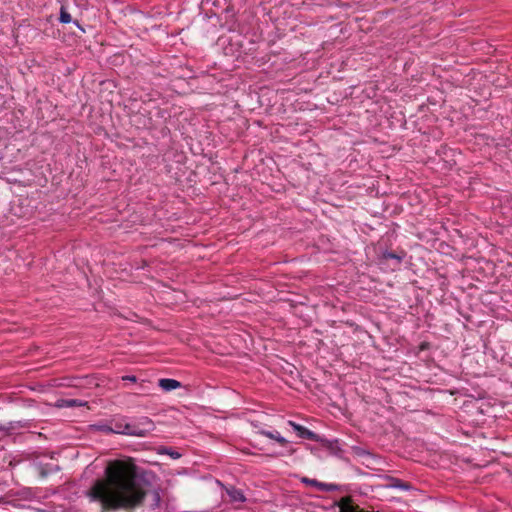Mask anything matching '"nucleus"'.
Here are the masks:
<instances>
[{
  "mask_svg": "<svg viewBox=\"0 0 512 512\" xmlns=\"http://www.w3.org/2000/svg\"><path fill=\"white\" fill-rule=\"evenodd\" d=\"M59 20L63 24H68L72 21L70 13L64 7H61L60 9Z\"/></svg>",
  "mask_w": 512,
  "mask_h": 512,
  "instance_id": "f8f14e48",
  "label": "nucleus"
},
{
  "mask_svg": "<svg viewBox=\"0 0 512 512\" xmlns=\"http://www.w3.org/2000/svg\"><path fill=\"white\" fill-rule=\"evenodd\" d=\"M75 402H76L75 400H72V401H70V402H69V405H71V406H72V405H74V404H75Z\"/></svg>",
  "mask_w": 512,
  "mask_h": 512,
  "instance_id": "dca6fc26",
  "label": "nucleus"
},
{
  "mask_svg": "<svg viewBox=\"0 0 512 512\" xmlns=\"http://www.w3.org/2000/svg\"><path fill=\"white\" fill-rule=\"evenodd\" d=\"M327 450L331 454H337L340 451L338 441H329L322 438V450Z\"/></svg>",
  "mask_w": 512,
  "mask_h": 512,
  "instance_id": "0eeeda50",
  "label": "nucleus"
},
{
  "mask_svg": "<svg viewBox=\"0 0 512 512\" xmlns=\"http://www.w3.org/2000/svg\"><path fill=\"white\" fill-rule=\"evenodd\" d=\"M392 487H395V488H400L402 490H408L409 489V485L406 484V483H403L402 481L396 479L393 481Z\"/></svg>",
  "mask_w": 512,
  "mask_h": 512,
  "instance_id": "ddd939ff",
  "label": "nucleus"
},
{
  "mask_svg": "<svg viewBox=\"0 0 512 512\" xmlns=\"http://www.w3.org/2000/svg\"><path fill=\"white\" fill-rule=\"evenodd\" d=\"M303 481L305 483H309V484H312L314 486L320 487V483L317 480H309L307 478H304Z\"/></svg>",
  "mask_w": 512,
  "mask_h": 512,
  "instance_id": "4468645a",
  "label": "nucleus"
},
{
  "mask_svg": "<svg viewBox=\"0 0 512 512\" xmlns=\"http://www.w3.org/2000/svg\"><path fill=\"white\" fill-rule=\"evenodd\" d=\"M158 385L164 391H172L181 387V383L175 379L162 378L159 380Z\"/></svg>",
  "mask_w": 512,
  "mask_h": 512,
  "instance_id": "20e7f679",
  "label": "nucleus"
},
{
  "mask_svg": "<svg viewBox=\"0 0 512 512\" xmlns=\"http://www.w3.org/2000/svg\"><path fill=\"white\" fill-rule=\"evenodd\" d=\"M262 434L267 438L273 439L282 445H285L287 443V440L284 437H282L278 431H263Z\"/></svg>",
  "mask_w": 512,
  "mask_h": 512,
  "instance_id": "6e6552de",
  "label": "nucleus"
},
{
  "mask_svg": "<svg viewBox=\"0 0 512 512\" xmlns=\"http://www.w3.org/2000/svg\"><path fill=\"white\" fill-rule=\"evenodd\" d=\"M93 428L99 432H103V433H106V434H111L112 433V426L111 424H106V423H98V424H95L93 425Z\"/></svg>",
  "mask_w": 512,
  "mask_h": 512,
  "instance_id": "9b49d317",
  "label": "nucleus"
},
{
  "mask_svg": "<svg viewBox=\"0 0 512 512\" xmlns=\"http://www.w3.org/2000/svg\"><path fill=\"white\" fill-rule=\"evenodd\" d=\"M158 453L159 454H167L173 459H178L181 457V454L179 452L172 450L171 448H167V447H161L158 450Z\"/></svg>",
  "mask_w": 512,
  "mask_h": 512,
  "instance_id": "1a4fd4ad",
  "label": "nucleus"
},
{
  "mask_svg": "<svg viewBox=\"0 0 512 512\" xmlns=\"http://www.w3.org/2000/svg\"><path fill=\"white\" fill-rule=\"evenodd\" d=\"M289 425H291L293 427V429L297 432V435L300 437V438H303V439H314L316 438V435L311 432L310 430H308L307 428L301 426V425H298L292 421H289Z\"/></svg>",
  "mask_w": 512,
  "mask_h": 512,
  "instance_id": "39448f33",
  "label": "nucleus"
},
{
  "mask_svg": "<svg viewBox=\"0 0 512 512\" xmlns=\"http://www.w3.org/2000/svg\"><path fill=\"white\" fill-rule=\"evenodd\" d=\"M321 487H322V492L323 491H325V492L339 491L341 493L344 492V490L342 489V486H339L337 484L322 483Z\"/></svg>",
  "mask_w": 512,
  "mask_h": 512,
  "instance_id": "9d476101",
  "label": "nucleus"
},
{
  "mask_svg": "<svg viewBox=\"0 0 512 512\" xmlns=\"http://www.w3.org/2000/svg\"><path fill=\"white\" fill-rule=\"evenodd\" d=\"M86 495L90 501L100 502L104 509L118 510L139 505L146 492L130 467L116 460L107 465L105 477L96 480Z\"/></svg>",
  "mask_w": 512,
  "mask_h": 512,
  "instance_id": "f257e3e1",
  "label": "nucleus"
},
{
  "mask_svg": "<svg viewBox=\"0 0 512 512\" xmlns=\"http://www.w3.org/2000/svg\"><path fill=\"white\" fill-rule=\"evenodd\" d=\"M123 380L130 381V382H136L137 379L133 375H126V376L123 377Z\"/></svg>",
  "mask_w": 512,
  "mask_h": 512,
  "instance_id": "2eb2a0df",
  "label": "nucleus"
},
{
  "mask_svg": "<svg viewBox=\"0 0 512 512\" xmlns=\"http://www.w3.org/2000/svg\"><path fill=\"white\" fill-rule=\"evenodd\" d=\"M112 433L130 436V422L125 417L113 419L111 421Z\"/></svg>",
  "mask_w": 512,
  "mask_h": 512,
  "instance_id": "7ed1b4c3",
  "label": "nucleus"
},
{
  "mask_svg": "<svg viewBox=\"0 0 512 512\" xmlns=\"http://www.w3.org/2000/svg\"><path fill=\"white\" fill-rule=\"evenodd\" d=\"M129 430L130 436L144 437L154 430V423L150 418L143 416L130 423Z\"/></svg>",
  "mask_w": 512,
  "mask_h": 512,
  "instance_id": "f03ea898",
  "label": "nucleus"
},
{
  "mask_svg": "<svg viewBox=\"0 0 512 512\" xmlns=\"http://www.w3.org/2000/svg\"><path fill=\"white\" fill-rule=\"evenodd\" d=\"M227 494L230 497L231 501H234V502H245L246 501V498L240 489L232 487L227 490Z\"/></svg>",
  "mask_w": 512,
  "mask_h": 512,
  "instance_id": "423d86ee",
  "label": "nucleus"
}]
</instances>
